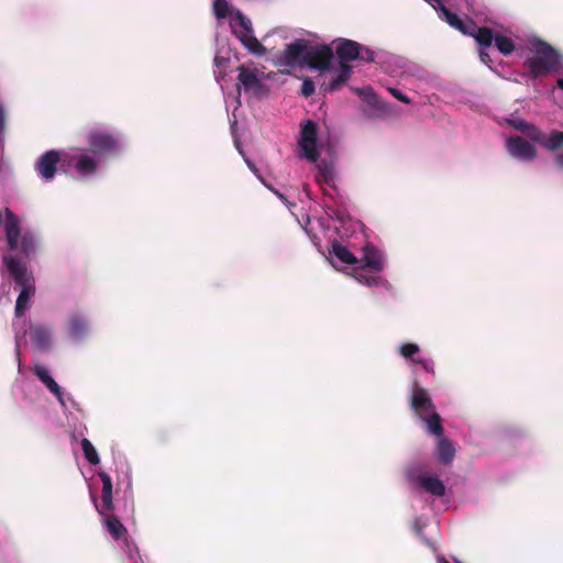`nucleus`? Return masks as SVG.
Instances as JSON below:
<instances>
[{
	"label": "nucleus",
	"instance_id": "nucleus-50",
	"mask_svg": "<svg viewBox=\"0 0 563 563\" xmlns=\"http://www.w3.org/2000/svg\"><path fill=\"white\" fill-rule=\"evenodd\" d=\"M247 163V166L254 172L256 173L257 169L255 168L254 164H252L250 161L246 162Z\"/></svg>",
	"mask_w": 563,
	"mask_h": 563
},
{
	"label": "nucleus",
	"instance_id": "nucleus-34",
	"mask_svg": "<svg viewBox=\"0 0 563 563\" xmlns=\"http://www.w3.org/2000/svg\"><path fill=\"white\" fill-rule=\"evenodd\" d=\"M510 126H512L515 130L522 132L528 139L531 140L532 130H538L533 124H530L523 120L520 119H510L507 121Z\"/></svg>",
	"mask_w": 563,
	"mask_h": 563
},
{
	"label": "nucleus",
	"instance_id": "nucleus-14",
	"mask_svg": "<svg viewBox=\"0 0 563 563\" xmlns=\"http://www.w3.org/2000/svg\"><path fill=\"white\" fill-rule=\"evenodd\" d=\"M67 164L81 176H91L97 170V161L86 153L67 156Z\"/></svg>",
	"mask_w": 563,
	"mask_h": 563
},
{
	"label": "nucleus",
	"instance_id": "nucleus-18",
	"mask_svg": "<svg viewBox=\"0 0 563 563\" xmlns=\"http://www.w3.org/2000/svg\"><path fill=\"white\" fill-rule=\"evenodd\" d=\"M336 55L341 63L356 60L360 56V44L352 40H342L336 46Z\"/></svg>",
	"mask_w": 563,
	"mask_h": 563
},
{
	"label": "nucleus",
	"instance_id": "nucleus-44",
	"mask_svg": "<svg viewBox=\"0 0 563 563\" xmlns=\"http://www.w3.org/2000/svg\"><path fill=\"white\" fill-rule=\"evenodd\" d=\"M479 58L483 63H485L486 65H488L489 63H492V59H490V56L487 52H485V48L483 47L481 51H479Z\"/></svg>",
	"mask_w": 563,
	"mask_h": 563
},
{
	"label": "nucleus",
	"instance_id": "nucleus-36",
	"mask_svg": "<svg viewBox=\"0 0 563 563\" xmlns=\"http://www.w3.org/2000/svg\"><path fill=\"white\" fill-rule=\"evenodd\" d=\"M213 13L218 19H224L229 14V3L227 0L213 1Z\"/></svg>",
	"mask_w": 563,
	"mask_h": 563
},
{
	"label": "nucleus",
	"instance_id": "nucleus-8",
	"mask_svg": "<svg viewBox=\"0 0 563 563\" xmlns=\"http://www.w3.org/2000/svg\"><path fill=\"white\" fill-rule=\"evenodd\" d=\"M308 48L309 43L305 40H296L287 44L279 55V64L288 67L305 66Z\"/></svg>",
	"mask_w": 563,
	"mask_h": 563
},
{
	"label": "nucleus",
	"instance_id": "nucleus-35",
	"mask_svg": "<svg viewBox=\"0 0 563 563\" xmlns=\"http://www.w3.org/2000/svg\"><path fill=\"white\" fill-rule=\"evenodd\" d=\"M112 497L113 495H100V499L92 498L96 508L101 515H106L113 509Z\"/></svg>",
	"mask_w": 563,
	"mask_h": 563
},
{
	"label": "nucleus",
	"instance_id": "nucleus-13",
	"mask_svg": "<svg viewBox=\"0 0 563 563\" xmlns=\"http://www.w3.org/2000/svg\"><path fill=\"white\" fill-rule=\"evenodd\" d=\"M531 141L550 152H555L563 148V132L552 130L550 133H544L540 129L532 130Z\"/></svg>",
	"mask_w": 563,
	"mask_h": 563
},
{
	"label": "nucleus",
	"instance_id": "nucleus-33",
	"mask_svg": "<svg viewBox=\"0 0 563 563\" xmlns=\"http://www.w3.org/2000/svg\"><path fill=\"white\" fill-rule=\"evenodd\" d=\"M495 46L503 55H509L515 49V44L511 38L504 35H496L494 40Z\"/></svg>",
	"mask_w": 563,
	"mask_h": 563
},
{
	"label": "nucleus",
	"instance_id": "nucleus-41",
	"mask_svg": "<svg viewBox=\"0 0 563 563\" xmlns=\"http://www.w3.org/2000/svg\"><path fill=\"white\" fill-rule=\"evenodd\" d=\"M100 479L102 482V492L101 493H112V481L111 477L107 473L99 474Z\"/></svg>",
	"mask_w": 563,
	"mask_h": 563
},
{
	"label": "nucleus",
	"instance_id": "nucleus-5",
	"mask_svg": "<svg viewBox=\"0 0 563 563\" xmlns=\"http://www.w3.org/2000/svg\"><path fill=\"white\" fill-rule=\"evenodd\" d=\"M238 87H242L245 92L256 98H265L269 93V88L262 81L261 75L256 68H249L244 65L238 67Z\"/></svg>",
	"mask_w": 563,
	"mask_h": 563
},
{
	"label": "nucleus",
	"instance_id": "nucleus-9",
	"mask_svg": "<svg viewBox=\"0 0 563 563\" xmlns=\"http://www.w3.org/2000/svg\"><path fill=\"white\" fill-rule=\"evenodd\" d=\"M333 59V52L328 45L310 46L306 54L305 66L324 71L329 69Z\"/></svg>",
	"mask_w": 563,
	"mask_h": 563
},
{
	"label": "nucleus",
	"instance_id": "nucleus-49",
	"mask_svg": "<svg viewBox=\"0 0 563 563\" xmlns=\"http://www.w3.org/2000/svg\"><path fill=\"white\" fill-rule=\"evenodd\" d=\"M556 86H558L560 89H562V90H563V78H559V79L556 80Z\"/></svg>",
	"mask_w": 563,
	"mask_h": 563
},
{
	"label": "nucleus",
	"instance_id": "nucleus-4",
	"mask_svg": "<svg viewBox=\"0 0 563 563\" xmlns=\"http://www.w3.org/2000/svg\"><path fill=\"white\" fill-rule=\"evenodd\" d=\"M2 262L10 277L21 289L35 287L33 274L27 271L26 261L13 254L2 256Z\"/></svg>",
	"mask_w": 563,
	"mask_h": 563
},
{
	"label": "nucleus",
	"instance_id": "nucleus-15",
	"mask_svg": "<svg viewBox=\"0 0 563 563\" xmlns=\"http://www.w3.org/2000/svg\"><path fill=\"white\" fill-rule=\"evenodd\" d=\"M439 12V16L444 20L450 26L459 30L463 34L470 33L474 29L473 21H463L457 14L451 12L443 3L437 4L434 8Z\"/></svg>",
	"mask_w": 563,
	"mask_h": 563
},
{
	"label": "nucleus",
	"instance_id": "nucleus-39",
	"mask_svg": "<svg viewBox=\"0 0 563 563\" xmlns=\"http://www.w3.org/2000/svg\"><path fill=\"white\" fill-rule=\"evenodd\" d=\"M7 130V110L2 101L0 100V137L3 136Z\"/></svg>",
	"mask_w": 563,
	"mask_h": 563
},
{
	"label": "nucleus",
	"instance_id": "nucleus-47",
	"mask_svg": "<svg viewBox=\"0 0 563 563\" xmlns=\"http://www.w3.org/2000/svg\"><path fill=\"white\" fill-rule=\"evenodd\" d=\"M224 62H225V59H224V58H222V57H220V56H216V57H214V64H216V66H218V67L222 66Z\"/></svg>",
	"mask_w": 563,
	"mask_h": 563
},
{
	"label": "nucleus",
	"instance_id": "nucleus-6",
	"mask_svg": "<svg viewBox=\"0 0 563 563\" xmlns=\"http://www.w3.org/2000/svg\"><path fill=\"white\" fill-rule=\"evenodd\" d=\"M300 156L309 162H317L319 152L317 150V124L312 120H307L301 124L299 139Z\"/></svg>",
	"mask_w": 563,
	"mask_h": 563
},
{
	"label": "nucleus",
	"instance_id": "nucleus-16",
	"mask_svg": "<svg viewBox=\"0 0 563 563\" xmlns=\"http://www.w3.org/2000/svg\"><path fill=\"white\" fill-rule=\"evenodd\" d=\"M33 374L46 386V388L58 399V401L65 406L62 388L53 379L48 371L42 365H36L33 368Z\"/></svg>",
	"mask_w": 563,
	"mask_h": 563
},
{
	"label": "nucleus",
	"instance_id": "nucleus-52",
	"mask_svg": "<svg viewBox=\"0 0 563 563\" xmlns=\"http://www.w3.org/2000/svg\"><path fill=\"white\" fill-rule=\"evenodd\" d=\"M459 563H461V562H459Z\"/></svg>",
	"mask_w": 563,
	"mask_h": 563
},
{
	"label": "nucleus",
	"instance_id": "nucleus-25",
	"mask_svg": "<svg viewBox=\"0 0 563 563\" xmlns=\"http://www.w3.org/2000/svg\"><path fill=\"white\" fill-rule=\"evenodd\" d=\"M417 483L427 493H444V485L437 477L422 475L417 478Z\"/></svg>",
	"mask_w": 563,
	"mask_h": 563
},
{
	"label": "nucleus",
	"instance_id": "nucleus-11",
	"mask_svg": "<svg viewBox=\"0 0 563 563\" xmlns=\"http://www.w3.org/2000/svg\"><path fill=\"white\" fill-rule=\"evenodd\" d=\"M508 153L518 159L530 162L537 157L536 147L521 136H510L507 140Z\"/></svg>",
	"mask_w": 563,
	"mask_h": 563
},
{
	"label": "nucleus",
	"instance_id": "nucleus-1",
	"mask_svg": "<svg viewBox=\"0 0 563 563\" xmlns=\"http://www.w3.org/2000/svg\"><path fill=\"white\" fill-rule=\"evenodd\" d=\"M529 49L534 54L525 62L532 78H539L556 71L561 65L560 53L548 42L534 37L529 41Z\"/></svg>",
	"mask_w": 563,
	"mask_h": 563
},
{
	"label": "nucleus",
	"instance_id": "nucleus-29",
	"mask_svg": "<svg viewBox=\"0 0 563 563\" xmlns=\"http://www.w3.org/2000/svg\"><path fill=\"white\" fill-rule=\"evenodd\" d=\"M107 529L113 539L119 540L126 532L125 527L115 516H109L106 519Z\"/></svg>",
	"mask_w": 563,
	"mask_h": 563
},
{
	"label": "nucleus",
	"instance_id": "nucleus-26",
	"mask_svg": "<svg viewBox=\"0 0 563 563\" xmlns=\"http://www.w3.org/2000/svg\"><path fill=\"white\" fill-rule=\"evenodd\" d=\"M34 295H35V287L20 290V294L16 298L15 308H14L15 317L20 318L24 314V312L29 306V301Z\"/></svg>",
	"mask_w": 563,
	"mask_h": 563
},
{
	"label": "nucleus",
	"instance_id": "nucleus-24",
	"mask_svg": "<svg viewBox=\"0 0 563 563\" xmlns=\"http://www.w3.org/2000/svg\"><path fill=\"white\" fill-rule=\"evenodd\" d=\"M318 173L316 175V181L318 184L325 183L330 186H333L335 170L332 163L327 161H321L317 165Z\"/></svg>",
	"mask_w": 563,
	"mask_h": 563
},
{
	"label": "nucleus",
	"instance_id": "nucleus-12",
	"mask_svg": "<svg viewBox=\"0 0 563 563\" xmlns=\"http://www.w3.org/2000/svg\"><path fill=\"white\" fill-rule=\"evenodd\" d=\"M60 153L56 150H49L42 154L36 163L35 170L45 180H52L57 170V164L60 162Z\"/></svg>",
	"mask_w": 563,
	"mask_h": 563
},
{
	"label": "nucleus",
	"instance_id": "nucleus-45",
	"mask_svg": "<svg viewBox=\"0 0 563 563\" xmlns=\"http://www.w3.org/2000/svg\"><path fill=\"white\" fill-rule=\"evenodd\" d=\"M554 163L558 168L563 169V152L554 156Z\"/></svg>",
	"mask_w": 563,
	"mask_h": 563
},
{
	"label": "nucleus",
	"instance_id": "nucleus-32",
	"mask_svg": "<svg viewBox=\"0 0 563 563\" xmlns=\"http://www.w3.org/2000/svg\"><path fill=\"white\" fill-rule=\"evenodd\" d=\"M80 444H81V449H82L86 460L90 464L97 465L100 462V460H99V455H98L95 446L92 445V443L88 439L84 438L81 440Z\"/></svg>",
	"mask_w": 563,
	"mask_h": 563
},
{
	"label": "nucleus",
	"instance_id": "nucleus-17",
	"mask_svg": "<svg viewBox=\"0 0 563 563\" xmlns=\"http://www.w3.org/2000/svg\"><path fill=\"white\" fill-rule=\"evenodd\" d=\"M31 343L40 350L48 349L51 344V331L47 327L42 324H34L29 330Z\"/></svg>",
	"mask_w": 563,
	"mask_h": 563
},
{
	"label": "nucleus",
	"instance_id": "nucleus-27",
	"mask_svg": "<svg viewBox=\"0 0 563 563\" xmlns=\"http://www.w3.org/2000/svg\"><path fill=\"white\" fill-rule=\"evenodd\" d=\"M331 253L342 263L344 264H356V256L344 245L339 242L332 243Z\"/></svg>",
	"mask_w": 563,
	"mask_h": 563
},
{
	"label": "nucleus",
	"instance_id": "nucleus-30",
	"mask_svg": "<svg viewBox=\"0 0 563 563\" xmlns=\"http://www.w3.org/2000/svg\"><path fill=\"white\" fill-rule=\"evenodd\" d=\"M354 278L366 286H376L380 282V277L367 273L366 267H357L354 272Z\"/></svg>",
	"mask_w": 563,
	"mask_h": 563
},
{
	"label": "nucleus",
	"instance_id": "nucleus-51",
	"mask_svg": "<svg viewBox=\"0 0 563 563\" xmlns=\"http://www.w3.org/2000/svg\"><path fill=\"white\" fill-rule=\"evenodd\" d=\"M275 194H276L280 199H285V196H284V195L279 194V192H277V191H275Z\"/></svg>",
	"mask_w": 563,
	"mask_h": 563
},
{
	"label": "nucleus",
	"instance_id": "nucleus-48",
	"mask_svg": "<svg viewBox=\"0 0 563 563\" xmlns=\"http://www.w3.org/2000/svg\"><path fill=\"white\" fill-rule=\"evenodd\" d=\"M413 528H415L417 534L421 533V527H420L419 522L416 521L415 525H413Z\"/></svg>",
	"mask_w": 563,
	"mask_h": 563
},
{
	"label": "nucleus",
	"instance_id": "nucleus-20",
	"mask_svg": "<svg viewBox=\"0 0 563 563\" xmlns=\"http://www.w3.org/2000/svg\"><path fill=\"white\" fill-rule=\"evenodd\" d=\"M435 452L438 460L444 465L450 464L455 456L453 443L448 438L443 437L439 438Z\"/></svg>",
	"mask_w": 563,
	"mask_h": 563
},
{
	"label": "nucleus",
	"instance_id": "nucleus-38",
	"mask_svg": "<svg viewBox=\"0 0 563 563\" xmlns=\"http://www.w3.org/2000/svg\"><path fill=\"white\" fill-rule=\"evenodd\" d=\"M314 92V82L310 78H306L301 86L303 97H310Z\"/></svg>",
	"mask_w": 563,
	"mask_h": 563
},
{
	"label": "nucleus",
	"instance_id": "nucleus-22",
	"mask_svg": "<svg viewBox=\"0 0 563 563\" xmlns=\"http://www.w3.org/2000/svg\"><path fill=\"white\" fill-rule=\"evenodd\" d=\"M350 76L351 66L345 63H341L339 74L325 85L324 90L329 92L339 90L349 80Z\"/></svg>",
	"mask_w": 563,
	"mask_h": 563
},
{
	"label": "nucleus",
	"instance_id": "nucleus-23",
	"mask_svg": "<svg viewBox=\"0 0 563 563\" xmlns=\"http://www.w3.org/2000/svg\"><path fill=\"white\" fill-rule=\"evenodd\" d=\"M420 419L424 423L428 433L435 435L438 438H441L443 435L444 430L442 426V419L437 411L423 416V418Z\"/></svg>",
	"mask_w": 563,
	"mask_h": 563
},
{
	"label": "nucleus",
	"instance_id": "nucleus-3",
	"mask_svg": "<svg viewBox=\"0 0 563 563\" xmlns=\"http://www.w3.org/2000/svg\"><path fill=\"white\" fill-rule=\"evenodd\" d=\"M232 31L249 52L257 56L265 54V46L253 34L251 20L240 11L236 12L232 22Z\"/></svg>",
	"mask_w": 563,
	"mask_h": 563
},
{
	"label": "nucleus",
	"instance_id": "nucleus-28",
	"mask_svg": "<svg viewBox=\"0 0 563 563\" xmlns=\"http://www.w3.org/2000/svg\"><path fill=\"white\" fill-rule=\"evenodd\" d=\"M88 330L86 320L80 316H73L69 320V334L74 339H81Z\"/></svg>",
	"mask_w": 563,
	"mask_h": 563
},
{
	"label": "nucleus",
	"instance_id": "nucleus-31",
	"mask_svg": "<svg viewBox=\"0 0 563 563\" xmlns=\"http://www.w3.org/2000/svg\"><path fill=\"white\" fill-rule=\"evenodd\" d=\"M361 99L374 109H379V99L372 87L356 89Z\"/></svg>",
	"mask_w": 563,
	"mask_h": 563
},
{
	"label": "nucleus",
	"instance_id": "nucleus-37",
	"mask_svg": "<svg viewBox=\"0 0 563 563\" xmlns=\"http://www.w3.org/2000/svg\"><path fill=\"white\" fill-rule=\"evenodd\" d=\"M419 351V346L415 343H405L399 347V353L406 358H411Z\"/></svg>",
	"mask_w": 563,
	"mask_h": 563
},
{
	"label": "nucleus",
	"instance_id": "nucleus-19",
	"mask_svg": "<svg viewBox=\"0 0 563 563\" xmlns=\"http://www.w3.org/2000/svg\"><path fill=\"white\" fill-rule=\"evenodd\" d=\"M362 267L371 268L372 271L379 273L384 268V262L382 254L373 246H366L364 249V255L362 257Z\"/></svg>",
	"mask_w": 563,
	"mask_h": 563
},
{
	"label": "nucleus",
	"instance_id": "nucleus-10",
	"mask_svg": "<svg viewBox=\"0 0 563 563\" xmlns=\"http://www.w3.org/2000/svg\"><path fill=\"white\" fill-rule=\"evenodd\" d=\"M410 408L419 418H423V416L437 411L427 389L419 386L418 384H415L412 388L410 396Z\"/></svg>",
	"mask_w": 563,
	"mask_h": 563
},
{
	"label": "nucleus",
	"instance_id": "nucleus-2",
	"mask_svg": "<svg viewBox=\"0 0 563 563\" xmlns=\"http://www.w3.org/2000/svg\"><path fill=\"white\" fill-rule=\"evenodd\" d=\"M5 222L4 233L10 251H19V257L27 261L36 253L37 250V238L32 231H21V220L13 213L9 208L4 210Z\"/></svg>",
	"mask_w": 563,
	"mask_h": 563
},
{
	"label": "nucleus",
	"instance_id": "nucleus-21",
	"mask_svg": "<svg viewBox=\"0 0 563 563\" xmlns=\"http://www.w3.org/2000/svg\"><path fill=\"white\" fill-rule=\"evenodd\" d=\"M465 35L473 36L475 41L484 48L490 47L496 37L492 29L487 26H477L475 23L474 29Z\"/></svg>",
	"mask_w": 563,
	"mask_h": 563
},
{
	"label": "nucleus",
	"instance_id": "nucleus-40",
	"mask_svg": "<svg viewBox=\"0 0 563 563\" xmlns=\"http://www.w3.org/2000/svg\"><path fill=\"white\" fill-rule=\"evenodd\" d=\"M358 59L364 60V62H374L375 60V52L369 48L362 47L360 45Z\"/></svg>",
	"mask_w": 563,
	"mask_h": 563
},
{
	"label": "nucleus",
	"instance_id": "nucleus-46",
	"mask_svg": "<svg viewBox=\"0 0 563 563\" xmlns=\"http://www.w3.org/2000/svg\"><path fill=\"white\" fill-rule=\"evenodd\" d=\"M434 498L432 499L431 501V505L434 507L437 501H443V498L444 497H448V495H442V494H439V495H433Z\"/></svg>",
	"mask_w": 563,
	"mask_h": 563
},
{
	"label": "nucleus",
	"instance_id": "nucleus-43",
	"mask_svg": "<svg viewBox=\"0 0 563 563\" xmlns=\"http://www.w3.org/2000/svg\"><path fill=\"white\" fill-rule=\"evenodd\" d=\"M388 91L399 101L404 103H410V99L404 95L399 89L388 88Z\"/></svg>",
	"mask_w": 563,
	"mask_h": 563
},
{
	"label": "nucleus",
	"instance_id": "nucleus-42",
	"mask_svg": "<svg viewBox=\"0 0 563 563\" xmlns=\"http://www.w3.org/2000/svg\"><path fill=\"white\" fill-rule=\"evenodd\" d=\"M412 362L420 364L428 373H434V363L431 360L412 358Z\"/></svg>",
	"mask_w": 563,
	"mask_h": 563
},
{
	"label": "nucleus",
	"instance_id": "nucleus-7",
	"mask_svg": "<svg viewBox=\"0 0 563 563\" xmlns=\"http://www.w3.org/2000/svg\"><path fill=\"white\" fill-rule=\"evenodd\" d=\"M87 143L90 151L99 155L114 153L119 146L117 137L112 133L102 130L90 131L87 135Z\"/></svg>",
	"mask_w": 563,
	"mask_h": 563
}]
</instances>
